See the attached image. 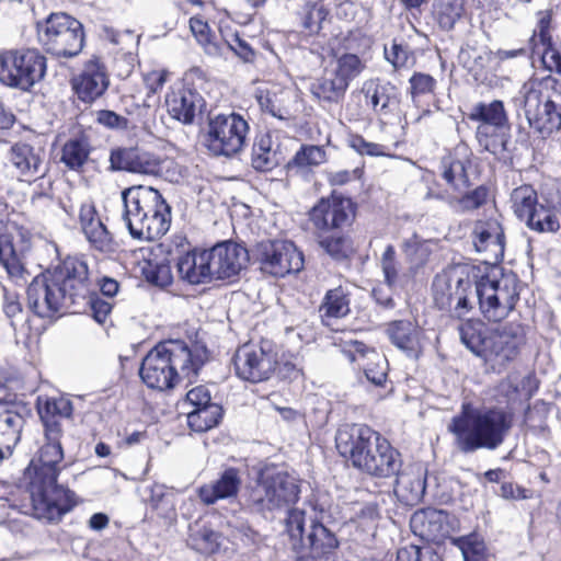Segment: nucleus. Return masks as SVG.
I'll use <instances>...</instances> for the list:
<instances>
[{
    "mask_svg": "<svg viewBox=\"0 0 561 561\" xmlns=\"http://www.w3.org/2000/svg\"><path fill=\"white\" fill-rule=\"evenodd\" d=\"M37 413L43 440L27 468L33 514L37 519L58 523L76 505L75 493L57 483L64 469L65 446L71 438L72 402L64 397H38Z\"/></svg>",
    "mask_w": 561,
    "mask_h": 561,
    "instance_id": "1",
    "label": "nucleus"
},
{
    "mask_svg": "<svg viewBox=\"0 0 561 561\" xmlns=\"http://www.w3.org/2000/svg\"><path fill=\"white\" fill-rule=\"evenodd\" d=\"M517 278L502 275L481 277L473 286L469 278H446L438 276L433 282V296L436 307L448 311L450 317L462 319L472 309L469 296L473 289L482 314L489 321H501L515 308L519 299Z\"/></svg>",
    "mask_w": 561,
    "mask_h": 561,
    "instance_id": "2",
    "label": "nucleus"
},
{
    "mask_svg": "<svg viewBox=\"0 0 561 561\" xmlns=\"http://www.w3.org/2000/svg\"><path fill=\"white\" fill-rule=\"evenodd\" d=\"M207 358L208 351L203 344L168 340L145 356L139 375L148 388L164 391L174 388L181 378H195Z\"/></svg>",
    "mask_w": 561,
    "mask_h": 561,
    "instance_id": "3",
    "label": "nucleus"
},
{
    "mask_svg": "<svg viewBox=\"0 0 561 561\" xmlns=\"http://www.w3.org/2000/svg\"><path fill=\"white\" fill-rule=\"evenodd\" d=\"M514 425V414L502 407L474 408L463 403L461 411L448 424L455 446L462 454L501 447Z\"/></svg>",
    "mask_w": 561,
    "mask_h": 561,
    "instance_id": "4",
    "label": "nucleus"
},
{
    "mask_svg": "<svg viewBox=\"0 0 561 561\" xmlns=\"http://www.w3.org/2000/svg\"><path fill=\"white\" fill-rule=\"evenodd\" d=\"M335 444L339 453L355 468L373 477H393L402 466L399 450L379 432L364 424L339 428Z\"/></svg>",
    "mask_w": 561,
    "mask_h": 561,
    "instance_id": "5",
    "label": "nucleus"
},
{
    "mask_svg": "<svg viewBox=\"0 0 561 561\" xmlns=\"http://www.w3.org/2000/svg\"><path fill=\"white\" fill-rule=\"evenodd\" d=\"M123 219L134 239L152 241L170 228V206L151 186H131L122 192Z\"/></svg>",
    "mask_w": 561,
    "mask_h": 561,
    "instance_id": "6",
    "label": "nucleus"
},
{
    "mask_svg": "<svg viewBox=\"0 0 561 561\" xmlns=\"http://www.w3.org/2000/svg\"><path fill=\"white\" fill-rule=\"evenodd\" d=\"M529 127L542 138L561 127V82L548 76L525 82L515 99Z\"/></svg>",
    "mask_w": 561,
    "mask_h": 561,
    "instance_id": "7",
    "label": "nucleus"
},
{
    "mask_svg": "<svg viewBox=\"0 0 561 561\" xmlns=\"http://www.w3.org/2000/svg\"><path fill=\"white\" fill-rule=\"evenodd\" d=\"M300 479L284 469L265 467L250 490L247 504L256 513L290 510L300 497Z\"/></svg>",
    "mask_w": 561,
    "mask_h": 561,
    "instance_id": "8",
    "label": "nucleus"
},
{
    "mask_svg": "<svg viewBox=\"0 0 561 561\" xmlns=\"http://www.w3.org/2000/svg\"><path fill=\"white\" fill-rule=\"evenodd\" d=\"M36 28L39 44L56 57L72 58L83 48V25L64 12L51 13L44 21L37 22Z\"/></svg>",
    "mask_w": 561,
    "mask_h": 561,
    "instance_id": "9",
    "label": "nucleus"
},
{
    "mask_svg": "<svg viewBox=\"0 0 561 561\" xmlns=\"http://www.w3.org/2000/svg\"><path fill=\"white\" fill-rule=\"evenodd\" d=\"M46 72V58L36 49H10L0 53V83L30 91Z\"/></svg>",
    "mask_w": 561,
    "mask_h": 561,
    "instance_id": "10",
    "label": "nucleus"
},
{
    "mask_svg": "<svg viewBox=\"0 0 561 561\" xmlns=\"http://www.w3.org/2000/svg\"><path fill=\"white\" fill-rule=\"evenodd\" d=\"M250 127L238 113L209 117L205 144L214 156L231 158L243 150Z\"/></svg>",
    "mask_w": 561,
    "mask_h": 561,
    "instance_id": "11",
    "label": "nucleus"
},
{
    "mask_svg": "<svg viewBox=\"0 0 561 561\" xmlns=\"http://www.w3.org/2000/svg\"><path fill=\"white\" fill-rule=\"evenodd\" d=\"M260 270L274 277L298 273L304 267V254L291 241L267 240L260 242L254 251Z\"/></svg>",
    "mask_w": 561,
    "mask_h": 561,
    "instance_id": "12",
    "label": "nucleus"
},
{
    "mask_svg": "<svg viewBox=\"0 0 561 561\" xmlns=\"http://www.w3.org/2000/svg\"><path fill=\"white\" fill-rule=\"evenodd\" d=\"M47 272L61 287L64 294L68 295L71 305L85 300L95 289V280L83 257L67 256Z\"/></svg>",
    "mask_w": 561,
    "mask_h": 561,
    "instance_id": "13",
    "label": "nucleus"
},
{
    "mask_svg": "<svg viewBox=\"0 0 561 561\" xmlns=\"http://www.w3.org/2000/svg\"><path fill=\"white\" fill-rule=\"evenodd\" d=\"M525 342L524 327L515 322L506 323L490 332L482 358L494 370H501L516 359Z\"/></svg>",
    "mask_w": 561,
    "mask_h": 561,
    "instance_id": "14",
    "label": "nucleus"
},
{
    "mask_svg": "<svg viewBox=\"0 0 561 561\" xmlns=\"http://www.w3.org/2000/svg\"><path fill=\"white\" fill-rule=\"evenodd\" d=\"M26 295L30 310L43 319H53L71 306L68 295L64 294L48 272L33 278Z\"/></svg>",
    "mask_w": 561,
    "mask_h": 561,
    "instance_id": "15",
    "label": "nucleus"
},
{
    "mask_svg": "<svg viewBox=\"0 0 561 561\" xmlns=\"http://www.w3.org/2000/svg\"><path fill=\"white\" fill-rule=\"evenodd\" d=\"M267 345L244 344L233 357L236 374L243 380L261 382L273 375L277 360L276 354Z\"/></svg>",
    "mask_w": 561,
    "mask_h": 561,
    "instance_id": "16",
    "label": "nucleus"
},
{
    "mask_svg": "<svg viewBox=\"0 0 561 561\" xmlns=\"http://www.w3.org/2000/svg\"><path fill=\"white\" fill-rule=\"evenodd\" d=\"M354 217L352 201L339 195L320 199L309 211V220L319 233L343 230Z\"/></svg>",
    "mask_w": 561,
    "mask_h": 561,
    "instance_id": "17",
    "label": "nucleus"
},
{
    "mask_svg": "<svg viewBox=\"0 0 561 561\" xmlns=\"http://www.w3.org/2000/svg\"><path fill=\"white\" fill-rule=\"evenodd\" d=\"M111 169L144 175H163L172 161L139 148H117L110 154Z\"/></svg>",
    "mask_w": 561,
    "mask_h": 561,
    "instance_id": "18",
    "label": "nucleus"
},
{
    "mask_svg": "<svg viewBox=\"0 0 561 561\" xmlns=\"http://www.w3.org/2000/svg\"><path fill=\"white\" fill-rule=\"evenodd\" d=\"M214 279H230L240 274L249 262L248 250L232 241H224L207 249Z\"/></svg>",
    "mask_w": 561,
    "mask_h": 561,
    "instance_id": "19",
    "label": "nucleus"
},
{
    "mask_svg": "<svg viewBox=\"0 0 561 561\" xmlns=\"http://www.w3.org/2000/svg\"><path fill=\"white\" fill-rule=\"evenodd\" d=\"M477 252L484 254L488 263L502 261L505 249V236L502 225L496 219L479 220L472 231Z\"/></svg>",
    "mask_w": 561,
    "mask_h": 561,
    "instance_id": "20",
    "label": "nucleus"
},
{
    "mask_svg": "<svg viewBox=\"0 0 561 561\" xmlns=\"http://www.w3.org/2000/svg\"><path fill=\"white\" fill-rule=\"evenodd\" d=\"M394 494L405 505H416L426 489V469L421 463L407 465L394 473Z\"/></svg>",
    "mask_w": 561,
    "mask_h": 561,
    "instance_id": "21",
    "label": "nucleus"
},
{
    "mask_svg": "<svg viewBox=\"0 0 561 561\" xmlns=\"http://www.w3.org/2000/svg\"><path fill=\"white\" fill-rule=\"evenodd\" d=\"M110 80L104 65L98 58L89 60L82 72L72 80V88L84 103H92L107 90Z\"/></svg>",
    "mask_w": 561,
    "mask_h": 561,
    "instance_id": "22",
    "label": "nucleus"
},
{
    "mask_svg": "<svg viewBox=\"0 0 561 561\" xmlns=\"http://www.w3.org/2000/svg\"><path fill=\"white\" fill-rule=\"evenodd\" d=\"M44 151L26 142L14 144L9 151V161L22 181L31 182L44 176Z\"/></svg>",
    "mask_w": 561,
    "mask_h": 561,
    "instance_id": "23",
    "label": "nucleus"
},
{
    "mask_svg": "<svg viewBox=\"0 0 561 561\" xmlns=\"http://www.w3.org/2000/svg\"><path fill=\"white\" fill-rule=\"evenodd\" d=\"M79 222L89 243L98 251H114L113 237L100 219L95 206L91 202H84L80 206Z\"/></svg>",
    "mask_w": 561,
    "mask_h": 561,
    "instance_id": "24",
    "label": "nucleus"
},
{
    "mask_svg": "<svg viewBox=\"0 0 561 561\" xmlns=\"http://www.w3.org/2000/svg\"><path fill=\"white\" fill-rule=\"evenodd\" d=\"M366 104L380 116H388L398 111L400 93L390 82L379 80L365 81L362 88Z\"/></svg>",
    "mask_w": 561,
    "mask_h": 561,
    "instance_id": "25",
    "label": "nucleus"
},
{
    "mask_svg": "<svg viewBox=\"0 0 561 561\" xmlns=\"http://www.w3.org/2000/svg\"><path fill=\"white\" fill-rule=\"evenodd\" d=\"M551 14L549 11L538 12V22L534 30L533 42L535 47L540 44L541 62L546 70L561 76V51L554 46L550 34Z\"/></svg>",
    "mask_w": 561,
    "mask_h": 561,
    "instance_id": "26",
    "label": "nucleus"
},
{
    "mask_svg": "<svg viewBox=\"0 0 561 561\" xmlns=\"http://www.w3.org/2000/svg\"><path fill=\"white\" fill-rule=\"evenodd\" d=\"M176 267L181 278L192 285L204 284L214 279L207 249H194L180 255Z\"/></svg>",
    "mask_w": 561,
    "mask_h": 561,
    "instance_id": "27",
    "label": "nucleus"
},
{
    "mask_svg": "<svg viewBox=\"0 0 561 561\" xmlns=\"http://www.w3.org/2000/svg\"><path fill=\"white\" fill-rule=\"evenodd\" d=\"M165 104L173 118L183 124H192L204 101L196 91L181 88L167 95Z\"/></svg>",
    "mask_w": 561,
    "mask_h": 561,
    "instance_id": "28",
    "label": "nucleus"
},
{
    "mask_svg": "<svg viewBox=\"0 0 561 561\" xmlns=\"http://www.w3.org/2000/svg\"><path fill=\"white\" fill-rule=\"evenodd\" d=\"M352 362L367 359V363H359L363 366L368 381L375 386H382L387 380L388 362L385 356L374 350H368L362 342H353V351H348Z\"/></svg>",
    "mask_w": 561,
    "mask_h": 561,
    "instance_id": "29",
    "label": "nucleus"
},
{
    "mask_svg": "<svg viewBox=\"0 0 561 561\" xmlns=\"http://www.w3.org/2000/svg\"><path fill=\"white\" fill-rule=\"evenodd\" d=\"M241 479L234 468L226 469L218 480L204 484L198 489V496L205 505H213L219 500L230 499L238 494Z\"/></svg>",
    "mask_w": 561,
    "mask_h": 561,
    "instance_id": "30",
    "label": "nucleus"
},
{
    "mask_svg": "<svg viewBox=\"0 0 561 561\" xmlns=\"http://www.w3.org/2000/svg\"><path fill=\"white\" fill-rule=\"evenodd\" d=\"M337 547L339 540L334 533L319 522L317 516H309L306 552L301 554L318 559L332 553Z\"/></svg>",
    "mask_w": 561,
    "mask_h": 561,
    "instance_id": "31",
    "label": "nucleus"
},
{
    "mask_svg": "<svg viewBox=\"0 0 561 561\" xmlns=\"http://www.w3.org/2000/svg\"><path fill=\"white\" fill-rule=\"evenodd\" d=\"M309 516H316L312 506L309 511L306 508H290L284 519L285 533L289 538V543L293 550L299 554L306 552Z\"/></svg>",
    "mask_w": 561,
    "mask_h": 561,
    "instance_id": "32",
    "label": "nucleus"
},
{
    "mask_svg": "<svg viewBox=\"0 0 561 561\" xmlns=\"http://www.w3.org/2000/svg\"><path fill=\"white\" fill-rule=\"evenodd\" d=\"M309 516H316L312 506L309 511L306 508H290L284 519L285 533L289 538V543L293 550L299 554L306 552Z\"/></svg>",
    "mask_w": 561,
    "mask_h": 561,
    "instance_id": "33",
    "label": "nucleus"
},
{
    "mask_svg": "<svg viewBox=\"0 0 561 561\" xmlns=\"http://www.w3.org/2000/svg\"><path fill=\"white\" fill-rule=\"evenodd\" d=\"M309 516H316L312 506L309 511L306 508H290L284 519L285 533L289 538V543L293 550L299 554L306 552Z\"/></svg>",
    "mask_w": 561,
    "mask_h": 561,
    "instance_id": "34",
    "label": "nucleus"
},
{
    "mask_svg": "<svg viewBox=\"0 0 561 561\" xmlns=\"http://www.w3.org/2000/svg\"><path fill=\"white\" fill-rule=\"evenodd\" d=\"M0 265L16 282L24 279V274L26 273L24 251L18 250L14 247L12 236L8 231V226L2 220H0Z\"/></svg>",
    "mask_w": 561,
    "mask_h": 561,
    "instance_id": "35",
    "label": "nucleus"
},
{
    "mask_svg": "<svg viewBox=\"0 0 561 561\" xmlns=\"http://www.w3.org/2000/svg\"><path fill=\"white\" fill-rule=\"evenodd\" d=\"M350 305L351 290L347 286L329 289L319 307L322 323L329 327L334 320L345 318L351 312Z\"/></svg>",
    "mask_w": 561,
    "mask_h": 561,
    "instance_id": "36",
    "label": "nucleus"
},
{
    "mask_svg": "<svg viewBox=\"0 0 561 561\" xmlns=\"http://www.w3.org/2000/svg\"><path fill=\"white\" fill-rule=\"evenodd\" d=\"M279 145L270 133L256 135L252 146L251 165L259 172H268L280 162Z\"/></svg>",
    "mask_w": 561,
    "mask_h": 561,
    "instance_id": "37",
    "label": "nucleus"
},
{
    "mask_svg": "<svg viewBox=\"0 0 561 561\" xmlns=\"http://www.w3.org/2000/svg\"><path fill=\"white\" fill-rule=\"evenodd\" d=\"M348 87L331 69H325L323 75L310 84L311 94L319 101L329 104L340 103Z\"/></svg>",
    "mask_w": 561,
    "mask_h": 561,
    "instance_id": "38",
    "label": "nucleus"
},
{
    "mask_svg": "<svg viewBox=\"0 0 561 561\" xmlns=\"http://www.w3.org/2000/svg\"><path fill=\"white\" fill-rule=\"evenodd\" d=\"M391 342L410 357H416L420 351V330L409 320H398L388 328Z\"/></svg>",
    "mask_w": 561,
    "mask_h": 561,
    "instance_id": "39",
    "label": "nucleus"
},
{
    "mask_svg": "<svg viewBox=\"0 0 561 561\" xmlns=\"http://www.w3.org/2000/svg\"><path fill=\"white\" fill-rule=\"evenodd\" d=\"M327 152L323 147L316 145H302L286 165L287 174L290 176H305L311 168L325 162Z\"/></svg>",
    "mask_w": 561,
    "mask_h": 561,
    "instance_id": "40",
    "label": "nucleus"
},
{
    "mask_svg": "<svg viewBox=\"0 0 561 561\" xmlns=\"http://www.w3.org/2000/svg\"><path fill=\"white\" fill-rule=\"evenodd\" d=\"M447 514L443 511L427 510L413 515L412 524L421 525V536L431 540H440L448 534Z\"/></svg>",
    "mask_w": 561,
    "mask_h": 561,
    "instance_id": "41",
    "label": "nucleus"
},
{
    "mask_svg": "<svg viewBox=\"0 0 561 561\" xmlns=\"http://www.w3.org/2000/svg\"><path fill=\"white\" fill-rule=\"evenodd\" d=\"M468 118L478 124L491 126H510L504 103L494 100L490 103L479 102L471 106Z\"/></svg>",
    "mask_w": 561,
    "mask_h": 561,
    "instance_id": "42",
    "label": "nucleus"
},
{
    "mask_svg": "<svg viewBox=\"0 0 561 561\" xmlns=\"http://www.w3.org/2000/svg\"><path fill=\"white\" fill-rule=\"evenodd\" d=\"M91 146L88 136L80 134L69 138L61 148L60 161L70 170H80L88 161Z\"/></svg>",
    "mask_w": 561,
    "mask_h": 561,
    "instance_id": "43",
    "label": "nucleus"
},
{
    "mask_svg": "<svg viewBox=\"0 0 561 561\" xmlns=\"http://www.w3.org/2000/svg\"><path fill=\"white\" fill-rule=\"evenodd\" d=\"M491 331L480 321L469 320L459 325V335L463 345L477 356L483 357L486 339Z\"/></svg>",
    "mask_w": 561,
    "mask_h": 561,
    "instance_id": "44",
    "label": "nucleus"
},
{
    "mask_svg": "<svg viewBox=\"0 0 561 561\" xmlns=\"http://www.w3.org/2000/svg\"><path fill=\"white\" fill-rule=\"evenodd\" d=\"M185 413L190 428L197 433L207 432L217 426L222 417V409L217 403L193 408Z\"/></svg>",
    "mask_w": 561,
    "mask_h": 561,
    "instance_id": "45",
    "label": "nucleus"
},
{
    "mask_svg": "<svg viewBox=\"0 0 561 561\" xmlns=\"http://www.w3.org/2000/svg\"><path fill=\"white\" fill-rule=\"evenodd\" d=\"M510 126H491L486 124H478L476 138L483 151L492 154H499L505 150V138L503 130Z\"/></svg>",
    "mask_w": 561,
    "mask_h": 561,
    "instance_id": "46",
    "label": "nucleus"
},
{
    "mask_svg": "<svg viewBox=\"0 0 561 561\" xmlns=\"http://www.w3.org/2000/svg\"><path fill=\"white\" fill-rule=\"evenodd\" d=\"M511 203L514 214L523 221H526L539 205L537 192L527 184L513 190Z\"/></svg>",
    "mask_w": 561,
    "mask_h": 561,
    "instance_id": "47",
    "label": "nucleus"
},
{
    "mask_svg": "<svg viewBox=\"0 0 561 561\" xmlns=\"http://www.w3.org/2000/svg\"><path fill=\"white\" fill-rule=\"evenodd\" d=\"M365 67V62L357 55L344 53L335 57L331 70L346 87H350V83L363 72Z\"/></svg>",
    "mask_w": 561,
    "mask_h": 561,
    "instance_id": "48",
    "label": "nucleus"
},
{
    "mask_svg": "<svg viewBox=\"0 0 561 561\" xmlns=\"http://www.w3.org/2000/svg\"><path fill=\"white\" fill-rule=\"evenodd\" d=\"M526 226L537 232H557L560 229V221L553 209L539 204L525 221Z\"/></svg>",
    "mask_w": 561,
    "mask_h": 561,
    "instance_id": "49",
    "label": "nucleus"
},
{
    "mask_svg": "<svg viewBox=\"0 0 561 561\" xmlns=\"http://www.w3.org/2000/svg\"><path fill=\"white\" fill-rule=\"evenodd\" d=\"M453 543L461 551L463 561H486L485 543L478 534L454 538Z\"/></svg>",
    "mask_w": 561,
    "mask_h": 561,
    "instance_id": "50",
    "label": "nucleus"
},
{
    "mask_svg": "<svg viewBox=\"0 0 561 561\" xmlns=\"http://www.w3.org/2000/svg\"><path fill=\"white\" fill-rule=\"evenodd\" d=\"M443 179L457 192L461 193L469 186L466 164L461 160L446 159L443 161Z\"/></svg>",
    "mask_w": 561,
    "mask_h": 561,
    "instance_id": "51",
    "label": "nucleus"
},
{
    "mask_svg": "<svg viewBox=\"0 0 561 561\" xmlns=\"http://www.w3.org/2000/svg\"><path fill=\"white\" fill-rule=\"evenodd\" d=\"M257 103L263 112L271 114L278 119L289 117L288 108L283 104V94L268 90H259L256 93Z\"/></svg>",
    "mask_w": 561,
    "mask_h": 561,
    "instance_id": "52",
    "label": "nucleus"
},
{
    "mask_svg": "<svg viewBox=\"0 0 561 561\" xmlns=\"http://www.w3.org/2000/svg\"><path fill=\"white\" fill-rule=\"evenodd\" d=\"M319 243L335 260H343L353 251L351 240L343 234L321 237Z\"/></svg>",
    "mask_w": 561,
    "mask_h": 561,
    "instance_id": "53",
    "label": "nucleus"
},
{
    "mask_svg": "<svg viewBox=\"0 0 561 561\" xmlns=\"http://www.w3.org/2000/svg\"><path fill=\"white\" fill-rule=\"evenodd\" d=\"M409 83L412 101L416 103L420 96L434 93L437 81L427 73L415 72Z\"/></svg>",
    "mask_w": 561,
    "mask_h": 561,
    "instance_id": "54",
    "label": "nucleus"
},
{
    "mask_svg": "<svg viewBox=\"0 0 561 561\" xmlns=\"http://www.w3.org/2000/svg\"><path fill=\"white\" fill-rule=\"evenodd\" d=\"M211 402L210 391L206 386H196L187 391L184 400L180 402V408L183 411L193 410V408H204Z\"/></svg>",
    "mask_w": 561,
    "mask_h": 561,
    "instance_id": "55",
    "label": "nucleus"
},
{
    "mask_svg": "<svg viewBox=\"0 0 561 561\" xmlns=\"http://www.w3.org/2000/svg\"><path fill=\"white\" fill-rule=\"evenodd\" d=\"M380 517L379 506L375 502L360 504L354 511L352 520L357 523L358 526L371 529L376 527V523Z\"/></svg>",
    "mask_w": 561,
    "mask_h": 561,
    "instance_id": "56",
    "label": "nucleus"
},
{
    "mask_svg": "<svg viewBox=\"0 0 561 561\" xmlns=\"http://www.w3.org/2000/svg\"><path fill=\"white\" fill-rule=\"evenodd\" d=\"M224 41L229 49H231L243 61L250 62L254 60L255 53L251 45L237 33L224 36Z\"/></svg>",
    "mask_w": 561,
    "mask_h": 561,
    "instance_id": "57",
    "label": "nucleus"
},
{
    "mask_svg": "<svg viewBox=\"0 0 561 561\" xmlns=\"http://www.w3.org/2000/svg\"><path fill=\"white\" fill-rule=\"evenodd\" d=\"M327 15L328 11L323 5L314 4L306 10L302 25L310 34L318 33L322 28Z\"/></svg>",
    "mask_w": 561,
    "mask_h": 561,
    "instance_id": "58",
    "label": "nucleus"
},
{
    "mask_svg": "<svg viewBox=\"0 0 561 561\" xmlns=\"http://www.w3.org/2000/svg\"><path fill=\"white\" fill-rule=\"evenodd\" d=\"M190 27L198 42L205 46L208 54H219L220 48L216 43H213L208 36V24L201 19L192 18L190 20Z\"/></svg>",
    "mask_w": 561,
    "mask_h": 561,
    "instance_id": "59",
    "label": "nucleus"
},
{
    "mask_svg": "<svg viewBox=\"0 0 561 561\" xmlns=\"http://www.w3.org/2000/svg\"><path fill=\"white\" fill-rule=\"evenodd\" d=\"M380 264L385 276V283L390 286H394L398 279V268L396 262V250L393 245H387L385 252L382 253Z\"/></svg>",
    "mask_w": 561,
    "mask_h": 561,
    "instance_id": "60",
    "label": "nucleus"
},
{
    "mask_svg": "<svg viewBox=\"0 0 561 561\" xmlns=\"http://www.w3.org/2000/svg\"><path fill=\"white\" fill-rule=\"evenodd\" d=\"M95 121L108 129L124 130L128 127V119L125 116L110 110L98 111Z\"/></svg>",
    "mask_w": 561,
    "mask_h": 561,
    "instance_id": "61",
    "label": "nucleus"
},
{
    "mask_svg": "<svg viewBox=\"0 0 561 561\" xmlns=\"http://www.w3.org/2000/svg\"><path fill=\"white\" fill-rule=\"evenodd\" d=\"M91 314L98 323H104L112 310V304L100 298L95 291L87 297Z\"/></svg>",
    "mask_w": 561,
    "mask_h": 561,
    "instance_id": "62",
    "label": "nucleus"
},
{
    "mask_svg": "<svg viewBox=\"0 0 561 561\" xmlns=\"http://www.w3.org/2000/svg\"><path fill=\"white\" fill-rule=\"evenodd\" d=\"M350 146L359 154L379 157L385 154V147L379 144L367 141L363 136L355 135L350 138Z\"/></svg>",
    "mask_w": 561,
    "mask_h": 561,
    "instance_id": "63",
    "label": "nucleus"
},
{
    "mask_svg": "<svg viewBox=\"0 0 561 561\" xmlns=\"http://www.w3.org/2000/svg\"><path fill=\"white\" fill-rule=\"evenodd\" d=\"M461 16V8L455 4L445 5L438 13L439 26L444 30L454 28L456 22Z\"/></svg>",
    "mask_w": 561,
    "mask_h": 561,
    "instance_id": "64",
    "label": "nucleus"
}]
</instances>
